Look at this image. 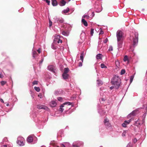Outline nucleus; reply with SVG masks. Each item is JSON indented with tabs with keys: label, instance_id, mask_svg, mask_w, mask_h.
<instances>
[{
	"label": "nucleus",
	"instance_id": "nucleus-1",
	"mask_svg": "<svg viewBox=\"0 0 147 147\" xmlns=\"http://www.w3.org/2000/svg\"><path fill=\"white\" fill-rule=\"evenodd\" d=\"M112 84L115 86V89H118L120 84V79L119 76H115L112 78L111 82Z\"/></svg>",
	"mask_w": 147,
	"mask_h": 147
},
{
	"label": "nucleus",
	"instance_id": "nucleus-2",
	"mask_svg": "<svg viewBox=\"0 0 147 147\" xmlns=\"http://www.w3.org/2000/svg\"><path fill=\"white\" fill-rule=\"evenodd\" d=\"M138 34L137 32H135L134 33H131L130 36V39L133 40V45L134 46L136 45L138 42Z\"/></svg>",
	"mask_w": 147,
	"mask_h": 147
},
{
	"label": "nucleus",
	"instance_id": "nucleus-3",
	"mask_svg": "<svg viewBox=\"0 0 147 147\" xmlns=\"http://www.w3.org/2000/svg\"><path fill=\"white\" fill-rule=\"evenodd\" d=\"M25 141L22 137H18L17 138V143L20 146H23L25 144Z\"/></svg>",
	"mask_w": 147,
	"mask_h": 147
},
{
	"label": "nucleus",
	"instance_id": "nucleus-4",
	"mask_svg": "<svg viewBox=\"0 0 147 147\" xmlns=\"http://www.w3.org/2000/svg\"><path fill=\"white\" fill-rule=\"evenodd\" d=\"M34 140L35 141L34 143H36L37 140V138L32 135L28 136L27 139V141L29 143L32 142Z\"/></svg>",
	"mask_w": 147,
	"mask_h": 147
},
{
	"label": "nucleus",
	"instance_id": "nucleus-5",
	"mask_svg": "<svg viewBox=\"0 0 147 147\" xmlns=\"http://www.w3.org/2000/svg\"><path fill=\"white\" fill-rule=\"evenodd\" d=\"M123 32L120 30H118L117 32V40H123Z\"/></svg>",
	"mask_w": 147,
	"mask_h": 147
},
{
	"label": "nucleus",
	"instance_id": "nucleus-6",
	"mask_svg": "<svg viewBox=\"0 0 147 147\" xmlns=\"http://www.w3.org/2000/svg\"><path fill=\"white\" fill-rule=\"evenodd\" d=\"M48 69L54 73H55L56 71V69L55 67L52 65H50L48 67Z\"/></svg>",
	"mask_w": 147,
	"mask_h": 147
},
{
	"label": "nucleus",
	"instance_id": "nucleus-7",
	"mask_svg": "<svg viewBox=\"0 0 147 147\" xmlns=\"http://www.w3.org/2000/svg\"><path fill=\"white\" fill-rule=\"evenodd\" d=\"M131 119H130L128 121H125L122 125V127H126L127 125L129 123L131 122Z\"/></svg>",
	"mask_w": 147,
	"mask_h": 147
},
{
	"label": "nucleus",
	"instance_id": "nucleus-8",
	"mask_svg": "<svg viewBox=\"0 0 147 147\" xmlns=\"http://www.w3.org/2000/svg\"><path fill=\"white\" fill-rule=\"evenodd\" d=\"M55 20V22H57L58 23H62L64 22L62 18H60L57 17L54 18Z\"/></svg>",
	"mask_w": 147,
	"mask_h": 147
},
{
	"label": "nucleus",
	"instance_id": "nucleus-9",
	"mask_svg": "<svg viewBox=\"0 0 147 147\" xmlns=\"http://www.w3.org/2000/svg\"><path fill=\"white\" fill-rule=\"evenodd\" d=\"M117 41L118 49H119L122 48L123 43V40H117Z\"/></svg>",
	"mask_w": 147,
	"mask_h": 147
},
{
	"label": "nucleus",
	"instance_id": "nucleus-10",
	"mask_svg": "<svg viewBox=\"0 0 147 147\" xmlns=\"http://www.w3.org/2000/svg\"><path fill=\"white\" fill-rule=\"evenodd\" d=\"M37 108L38 109H43L45 110H47L48 109V108L47 106L40 105H38Z\"/></svg>",
	"mask_w": 147,
	"mask_h": 147
},
{
	"label": "nucleus",
	"instance_id": "nucleus-11",
	"mask_svg": "<svg viewBox=\"0 0 147 147\" xmlns=\"http://www.w3.org/2000/svg\"><path fill=\"white\" fill-rule=\"evenodd\" d=\"M56 100H52L50 103V105L52 107H53L56 106L57 105Z\"/></svg>",
	"mask_w": 147,
	"mask_h": 147
},
{
	"label": "nucleus",
	"instance_id": "nucleus-12",
	"mask_svg": "<svg viewBox=\"0 0 147 147\" xmlns=\"http://www.w3.org/2000/svg\"><path fill=\"white\" fill-rule=\"evenodd\" d=\"M56 37H57V38H55L54 39V41L55 42L57 41L58 43H59L60 42L61 43H62V40L59 39V35H57L56 36Z\"/></svg>",
	"mask_w": 147,
	"mask_h": 147
},
{
	"label": "nucleus",
	"instance_id": "nucleus-13",
	"mask_svg": "<svg viewBox=\"0 0 147 147\" xmlns=\"http://www.w3.org/2000/svg\"><path fill=\"white\" fill-rule=\"evenodd\" d=\"M136 110L133 111L132 112L130 113L127 116L128 118L131 117V116H134L135 115L136 112Z\"/></svg>",
	"mask_w": 147,
	"mask_h": 147
},
{
	"label": "nucleus",
	"instance_id": "nucleus-14",
	"mask_svg": "<svg viewBox=\"0 0 147 147\" xmlns=\"http://www.w3.org/2000/svg\"><path fill=\"white\" fill-rule=\"evenodd\" d=\"M82 22L85 26H88V23L84 18H82Z\"/></svg>",
	"mask_w": 147,
	"mask_h": 147
},
{
	"label": "nucleus",
	"instance_id": "nucleus-15",
	"mask_svg": "<svg viewBox=\"0 0 147 147\" xmlns=\"http://www.w3.org/2000/svg\"><path fill=\"white\" fill-rule=\"evenodd\" d=\"M74 142H75L76 143V146L77 145L79 146H81L83 144L82 142L79 141H76Z\"/></svg>",
	"mask_w": 147,
	"mask_h": 147
},
{
	"label": "nucleus",
	"instance_id": "nucleus-16",
	"mask_svg": "<svg viewBox=\"0 0 147 147\" xmlns=\"http://www.w3.org/2000/svg\"><path fill=\"white\" fill-rule=\"evenodd\" d=\"M62 77L63 79L65 80L68 78L69 75L67 74L63 73Z\"/></svg>",
	"mask_w": 147,
	"mask_h": 147
},
{
	"label": "nucleus",
	"instance_id": "nucleus-17",
	"mask_svg": "<svg viewBox=\"0 0 147 147\" xmlns=\"http://www.w3.org/2000/svg\"><path fill=\"white\" fill-rule=\"evenodd\" d=\"M51 2L52 5L54 6H56L58 4L56 0H51Z\"/></svg>",
	"mask_w": 147,
	"mask_h": 147
},
{
	"label": "nucleus",
	"instance_id": "nucleus-18",
	"mask_svg": "<svg viewBox=\"0 0 147 147\" xmlns=\"http://www.w3.org/2000/svg\"><path fill=\"white\" fill-rule=\"evenodd\" d=\"M61 147H70V146L69 143L66 142L65 143V145L62 144Z\"/></svg>",
	"mask_w": 147,
	"mask_h": 147
},
{
	"label": "nucleus",
	"instance_id": "nucleus-19",
	"mask_svg": "<svg viewBox=\"0 0 147 147\" xmlns=\"http://www.w3.org/2000/svg\"><path fill=\"white\" fill-rule=\"evenodd\" d=\"M102 58V55L101 54L99 53L96 56V58L97 59H101Z\"/></svg>",
	"mask_w": 147,
	"mask_h": 147
},
{
	"label": "nucleus",
	"instance_id": "nucleus-20",
	"mask_svg": "<svg viewBox=\"0 0 147 147\" xmlns=\"http://www.w3.org/2000/svg\"><path fill=\"white\" fill-rule=\"evenodd\" d=\"M66 3V1H65L64 0H62L59 3V5L61 6H63L65 5Z\"/></svg>",
	"mask_w": 147,
	"mask_h": 147
},
{
	"label": "nucleus",
	"instance_id": "nucleus-21",
	"mask_svg": "<svg viewBox=\"0 0 147 147\" xmlns=\"http://www.w3.org/2000/svg\"><path fill=\"white\" fill-rule=\"evenodd\" d=\"M51 47L54 50L56 49L57 48V46H56V44H55L54 43L51 44Z\"/></svg>",
	"mask_w": 147,
	"mask_h": 147
},
{
	"label": "nucleus",
	"instance_id": "nucleus-22",
	"mask_svg": "<svg viewBox=\"0 0 147 147\" xmlns=\"http://www.w3.org/2000/svg\"><path fill=\"white\" fill-rule=\"evenodd\" d=\"M69 8H67L66 9H64L62 12V13L65 14L69 12Z\"/></svg>",
	"mask_w": 147,
	"mask_h": 147
},
{
	"label": "nucleus",
	"instance_id": "nucleus-23",
	"mask_svg": "<svg viewBox=\"0 0 147 147\" xmlns=\"http://www.w3.org/2000/svg\"><path fill=\"white\" fill-rule=\"evenodd\" d=\"M64 107V104H62L60 107L59 109V111H61V113H62L64 110V109L63 108Z\"/></svg>",
	"mask_w": 147,
	"mask_h": 147
},
{
	"label": "nucleus",
	"instance_id": "nucleus-24",
	"mask_svg": "<svg viewBox=\"0 0 147 147\" xmlns=\"http://www.w3.org/2000/svg\"><path fill=\"white\" fill-rule=\"evenodd\" d=\"M69 70L68 68H65L64 69L63 73L67 74L69 72Z\"/></svg>",
	"mask_w": 147,
	"mask_h": 147
},
{
	"label": "nucleus",
	"instance_id": "nucleus-25",
	"mask_svg": "<svg viewBox=\"0 0 147 147\" xmlns=\"http://www.w3.org/2000/svg\"><path fill=\"white\" fill-rule=\"evenodd\" d=\"M32 54L33 57L34 58H35L37 55V54L36 52L35 51H33V50Z\"/></svg>",
	"mask_w": 147,
	"mask_h": 147
},
{
	"label": "nucleus",
	"instance_id": "nucleus-26",
	"mask_svg": "<svg viewBox=\"0 0 147 147\" xmlns=\"http://www.w3.org/2000/svg\"><path fill=\"white\" fill-rule=\"evenodd\" d=\"M97 83L98 86H101L103 84L102 82L100 80H97Z\"/></svg>",
	"mask_w": 147,
	"mask_h": 147
},
{
	"label": "nucleus",
	"instance_id": "nucleus-27",
	"mask_svg": "<svg viewBox=\"0 0 147 147\" xmlns=\"http://www.w3.org/2000/svg\"><path fill=\"white\" fill-rule=\"evenodd\" d=\"M61 93V92L60 91V90H58L55 91V95H58L60 94Z\"/></svg>",
	"mask_w": 147,
	"mask_h": 147
},
{
	"label": "nucleus",
	"instance_id": "nucleus-28",
	"mask_svg": "<svg viewBox=\"0 0 147 147\" xmlns=\"http://www.w3.org/2000/svg\"><path fill=\"white\" fill-rule=\"evenodd\" d=\"M84 56V53L83 52L81 53L80 56V59L82 61V62H83V61Z\"/></svg>",
	"mask_w": 147,
	"mask_h": 147
},
{
	"label": "nucleus",
	"instance_id": "nucleus-29",
	"mask_svg": "<svg viewBox=\"0 0 147 147\" xmlns=\"http://www.w3.org/2000/svg\"><path fill=\"white\" fill-rule=\"evenodd\" d=\"M62 34L63 35L65 36H68L69 35V33L67 32H65V31H63L62 32Z\"/></svg>",
	"mask_w": 147,
	"mask_h": 147
},
{
	"label": "nucleus",
	"instance_id": "nucleus-30",
	"mask_svg": "<svg viewBox=\"0 0 147 147\" xmlns=\"http://www.w3.org/2000/svg\"><path fill=\"white\" fill-rule=\"evenodd\" d=\"M123 61L125 62L126 61H128V58L127 56L125 55V56L124 58Z\"/></svg>",
	"mask_w": 147,
	"mask_h": 147
},
{
	"label": "nucleus",
	"instance_id": "nucleus-31",
	"mask_svg": "<svg viewBox=\"0 0 147 147\" xmlns=\"http://www.w3.org/2000/svg\"><path fill=\"white\" fill-rule=\"evenodd\" d=\"M100 67L102 68H107V67L103 63H101L100 65Z\"/></svg>",
	"mask_w": 147,
	"mask_h": 147
},
{
	"label": "nucleus",
	"instance_id": "nucleus-32",
	"mask_svg": "<svg viewBox=\"0 0 147 147\" xmlns=\"http://www.w3.org/2000/svg\"><path fill=\"white\" fill-rule=\"evenodd\" d=\"M34 89L37 92H39L40 90V88L39 87L35 86L34 87Z\"/></svg>",
	"mask_w": 147,
	"mask_h": 147
},
{
	"label": "nucleus",
	"instance_id": "nucleus-33",
	"mask_svg": "<svg viewBox=\"0 0 147 147\" xmlns=\"http://www.w3.org/2000/svg\"><path fill=\"white\" fill-rule=\"evenodd\" d=\"M63 104H64V106L65 105H71V103L70 102H65L63 103Z\"/></svg>",
	"mask_w": 147,
	"mask_h": 147
},
{
	"label": "nucleus",
	"instance_id": "nucleus-34",
	"mask_svg": "<svg viewBox=\"0 0 147 147\" xmlns=\"http://www.w3.org/2000/svg\"><path fill=\"white\" fill-rule=\"evenodd\" d=\"M89 17L87 15H84L82 17V18H86L87 19H88L89 18Z\"/></svg>",
	"mask_w": 147,
	"mask_h": 147
},
{
	"label": "nucleus",
	"instance_id": "nucleus-35",
	"mask_svg": "<svg viewBox=\"0 0 147 147\" xmlns=\"http://www.w3.org/2000/svg\"><path fill=\"white\" fill-rule=\"evenodd\" d=\"M125 70L124 69H123L121 70V75H123L125 73Z\"/></svg>",
	"mask_w": 147,
	"mask_h": 147
},
{
	"label": "nucleus",
	"instance_id": "nucleus-36",
	"mask_svg": "<svg viewBox=\"0 0 147 147\" xmlns=\"http://www.w3.org/2000/svg\"><path fill=\"white\" fill-rule=\"evenodd\" d=\"M94 29H91L90 31V34L91 36H92L93 35V34L94 33Z\"/></svg>",
	"mask_w": 147,
	"mask_h": 147
},
{
	"label": "nucleus",
	"instance_id": "nucleus-37",
	"mask_svg": "<svg viewBox=\"0 0 147 147\" xmlns=\"http://www.w3.org/2000/svg\"><path fill=\"white\" fill-rule=\"evenodd\" d=\"M105 125L107 127H110L111 126V125L109 122H107V123H105Z\"/></svg>",
	"mask_w": 147,
	"mask_h": 147
},
{
	"label": "nucleus",
	"instance_id": "nucleus-38",
	"mask_svg": "<svg viewBox=\"0 0 147 147\" xmlns=\"http://www.w3.org/2000/svg\"><path fill=\"white\" fill-rule=\"evenodd\" d=\"M76 143L75 142H73L72 144L73 147H80V146H76Z\"/></svg>",
	"mask_w": 147,
	"mask_h": 147
},
{
	"label": "nucleus",
	"instance_id": "nucleus-39",
	"mask_svg": "<svg viewBox=\"0 0 147 147\" xmlns=\"http://www.w3.org/2000/svg\"><path fill=\"white\" fill-rule=\"evenodd\" d=\"M6 83V82L5 81H2L1 82V83L2 85L3 86L5 85Z\"/></svg>",
	"mask_w": 147,
	"mask_h": 147
},
{
	"label": "nucleus",
	"instance_id": "nucleus-40",
	"mask_svg": "<svg viewBox=\"0 0 147 147\" xmlns=\"http://www.w3.org/2000/svg\"><path fill=\"white\" fill-rule=\"evenodd\" d=\"M134 78V76H131L130 78V82L131 83L132 82V81L133 80Z\"/></svg>",
	"mask_w": 147,
	"mask_h": 147
},
{
	"label": "nucleus",
	"instance_id": "nucleus-41",
	"mask_svg": "<svg viewBox=\"0 0 147 147\" xmlns=\"http://www.w3.org/2000/svg\"><path fill=\"white\" fill-rule=\"evenodd\" d=\"M116 65L118 67L119 65V63L118 61H116L115 62Z\"/></svg>",
	"mask_w": 147,
	"mask_h": 147
},
{
	"label": "nucleus",
	"instance_id": "nucleus-42",
	"mask_svg": "<svg viewBox=\"0 0 147 147\" xmlns=\"http://www.w3.org/2000/svg\"><path fill=\"white\" fill-rule=\"evenodd\" d=\"M48 4V5H49L50 4V1L49 0H44Z\"/></svg>",
	"mask_w": 147,
	"mask_h": 147
},
{
	"label": "nucleus",
	"instance_id": "nucleus-43",
	"mask_svg": "<svg viewBox=\"0 0 147 147\" xmlns=\"http://www.w3.org/2000/svg\"><path fill=\"white\" fill-rule=\"evenodd\" d=\"M38 82L37 81H34L32 82V84L33 85L37 84H38Z\"/></svg>",
	"mask_w": 147,
	"mask_h": 147
},
{
	"label": "nucleus",
	"instance_id": "nucleus-44",
	"mask_svg": "<svg viewBox=\"0 0 147 147\" xmlns=\"http://www.w3.org/2000/svg\"><path fill=\"white\" fill-rule=\"evenodd\" d=\"M113 50V48L112 46H110L109 47V51H112Z\"/></svg>",
	"mask_w": 147,
	"mask_h": 147
},
{
	"label": "nucleus",
	"instance_id": "nucleus-45",
	"mask_svg": "<svg viewBox=\"0 0 147 147\" xmlns=\"http://www.w3.org/2000/svg\"><path fill=\"white\" fill-rule=\"evenodd\" d=\"M58 100L60 101H62V98L61 97H58L57 98Z\"/></svg>",
	"mask_w": 147,
	"mask_h": 147
},
{
	"label": "nucleus",
	"instance_id": "nucleus-46",
	"mask_svg": "<svg viewBox=\"0 0 147 147\" xmlns=\"http://www.w3.org/2000/svg\"><path fill=\"white\" fill-rule=\"evenodd\" d=\"M104 33L103 31L102 30H100L99 32V34H103Z\"/></svg>",
	"mask_w": 147,
	"mask_h": 147
},
{
	"label": "nucleus",
	"instance_id": "nucleus-47",
	"mask_svg": "<svg viewBox=\"0 0 147 147\" xmlns=\"http://www.w3.org/2000/svg\"><path fill=\"white\" fill-rule=\"evenodd\" d=\"M52 25V22L50 20L49 21V26L50 27Z\"/></svg>",
	"mask_w": 147,
	"mask_h": 147
},
{
	"label": "nucleus",
	"instance_id": "nucleus-48",
	"mask_svg": "<svg viewBox=\"0 0 147 147\" xmlns=\"http://www.w3.org/2000/svg\"><path fill=\"white\" fill-rule=\"evenodd\" d=\"M107 122H109V120L108 119H105L104 121V123H107Z\"/></svg>",
	"mask_w": 147,
	"mask_h": 147
},
{
	"label": "nucleus",
	"instance_id": "nucleus-49",
	"mask_svg": "<svg viewBox=\"0 0 147 147\" xmlns=\"http://www.w3.org/2000/svg\"><path fill=\"white\" fill-rule=\"evenodd\" d=\"M125 134H126L125 131H123L122 134V136H125Z\"/></svg>",
	"mask_w": 147,
	"mask_h": 147
},
{
	"label": "nucleus",
	"instance_id": "nucleus-50",
	"mask_svg": "<svg viewBox=\"0 0 147 147\" xmlns=\"http://www.w3.org/2000/svg\"><path fill=\"white\" fill-rule=\"evenodd\" d=\"M108 40V39H107V38H106V39L104 40V43L105 44L107 42Z\"/></svg>",
	"mask_w": 147,
	"mask_h": 147
},
{
	"label": "nucleus",
	"instance_id": "nucleus-51",
	"mask_svg": "<svg viewBox=\"0 0 147 147\" xmlns=\"http://www.w3.org/2000/svg\"><path fill=\"white\" fill-rule=\"evenodd\" d=\"M100 9L99 10H96V11L97 12H100L101 10H102V9L100 8Z\"/></svg>",
	"mask_w": 147,
	"mask_h": 147
},
{
	"label": "nucleus",
	"instance_id": "nucleus-52",
	"mask_svg": "<svg viewBox=\"0 0 147 147\" xmlns=\"http://www.w3.org/2000/svg\"><path fill=\"white\" fill-rule=\"evenodd\" d=\"M115 88V86H111L110 88L111 89V90H112L113 88Z\"/></svg>",
	"mask_w": 147,
	"mask_h": 147
},
{
	"label": "nucleus",
	"instance_id": "nucleus-53",
	"mask_svg": "<svg viewBox=\"0 0 147 147\" xmlns=\"http://www.w3.org/2000/svg\"><path fill=\"white\" fill-rule=\"evenodd\" d=\"M137 141V140L136 138H135L133 141L134 142V143H136Z\"/></svg>",
	"mask_w": 147,
	"mask_h": 147
},
{
	"label": "nucleus",
	"instance_id": "nucleus-54",
	"mask_svg": "<svg viewBox=\"0 0 147 147\" xmlns=\"http://www.w3.org/2000/svg\"><path fill=\"white\" fill-rule=\"evenodd\" d=\"M37 52L38 53H40L41 52L40 49H39L37 50Z\"/></svg>",
	"mask_w": 147,
	"mask_h": 147
},
{
	"label": "nucleus",
	"instance_id": "nucleus-55",
	"mask_svg": "<svg viewBox=\"0 0 147 147\" xmlns=\"http://www.w3.org/2000/svg\"><path fill=\"white\" fill-rule=\"evenodd\" d=\"M53 142H52V143H51V144H53V146H54V147H58V146H57L56 145H55V144L53 145Z\"/></svg>",
	"mask_w": 147,
	"mask_h": 147
},
{
	"label": "nucleus",
	"instance_id": "nucleus-56",
	"mask_svg": "<svg viewBox=\"0 0 147 147\" xmlns=\"http://www.w3.org/2000/svg\"><path fill=\"white\" fill-rule=\"evenodd\" d=\"M38 96L40 97V98H42V95L41 94H39L38 95Z\"/></svg>",
	"mask_w": 147,
	"mask_h": 147
},
{
	"label": "nucleus",
	"instance_id": "nucleus-57",
	"mask_svg": "<svg viewBox=\"0 0 147 147\" xmlns=\"http://www.w3.org/2000/svg\"><path fill=\"white\" fill-rule=\"evenodd\" d=\"M82 65V62H80L79 63V67H81Z\"/></svg>",
	"mask_w": 147,
	"mask_h": 147
},
{
	"label": "nucleus",
	"instance_id": "nucleus-58",
	"mask_svg": "<svg viewBox=\"0 0 147 147\" xmlns=\"http://www.w3.org/2000/svg\"><path fill=\"white\" fill-rule=\"evenodd\" d=\"M136 123H138L139 125H140L141 124V123H139V120L138 119L136 122Z\"/></svg>",
	"mask_w": 147,
	"mask_h": 147
},
{
	"label": "nucleus",
	"instance_id": "nucleus-59",
	"mask_svg": "<svg viewBox=\"0 0 147 147\" xmlns=\"http://www.w3.org/2000/svg\"><path fill=\"white\" fill-rule=\"evenodd\" d=\"M92 17H93L94 16V12L93 11L92 12Z\"/></svg>",
	"mask_w": 147,
	"mask_h": 147
},
{
	"label": "nucleus",
	"instance_id": "nucleus-60",
	"mask_svg": "<svg viewBox=\"0 0 147 147\" xmlns=\"http://www.w3.org/2000/svg\"><path fill=\"white\" fill-rule=\"evenodd\" d=\"M3 77V76L1 74H0V78H2Z\"/></svg>",
	"mask_w": 147,
	"mask_h": 147
},
{
	"label": "nucleus",
	"instance_id": "nucleus-61",
	"mask_svg": "<svg viewBox=\"0 0 147 147\" xmlns=\"http://www.w3.org/2000/svg\"><path fill=\"white\" fill-rule=\"evenodd\" d=\"M7 145H4L2 146L1 147H7Z\"/></svg>",
	"mask_w": 147,
	"mask_h": 147
},
{
	"label": "nucleus",
	"instance_id": "nucleus-62",
	"mask_svg": "<svg viewBox=\"0 0 147 147\" xmlns=\"http://www.w3.org/2000/svg\"><path fill=\"white\" fill-rule=\"evenodd\" d=\"M0 100L1 102H2L3 103L4 102V101H3V100L2 98H1L0 99Z\"/></svg>",
	"mask_w": 147,
	"mask_h": 147
},
{
	"label": "nucleus",
	"instance_id": "nucleus-63",
	"mask_svg": "<svg viewBox=\"0 0 147 147\" xmlns=\"http://www.w3.org/2000/svg\"><path fill=\"white\" fill-rule=\"evenodd\" d=\"M101 100L102 101H104L105 100V99H104L103 98H102Z\"/></svg>",
	"mask_w": 147,
	"mask_h": 147
},
{
	"label": "nucleus",
	"instance_id": "nucleus-64",
	"mask_svg": "<svg viewBox=\"0 0 147 147\" xmlns=\"http://www.w3.org/2000/svg\"><path fill=\"white\" fill-rule=\"evenodd\" d=\"M126 147H131L130 145L129 144H128L127 145Z\"/></svg>",
	"mask_w": 147,
	"mask_h": 147
}]
</instances>
